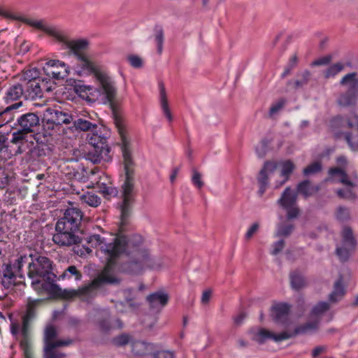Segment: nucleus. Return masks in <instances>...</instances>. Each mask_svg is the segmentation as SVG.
<instances>
[{
  "label": "nucleus",
  "mask_w": 358,
  "mask_h": 358,
  "mask_svg": "<svg viewBox=\"0 0 358 358\" xmlns=\"http://www.w3.org/2000/svg\"><path fill=\"white\" fill-rule=\"evenodd\" d=\"M87 243L98 248L96 255L103 262L106 263L104 269L92 283L78 290L70 289L64 291V296L73 298L80 296L83 300L88 301L95 295V289L101 284H115L119 282L114 271L115 259L126 254L130 256L128 263V271L132 273H139L145 268L155 270L163 267V260L152 258L144 244L143 238L138 234L130 237L118 235L111 236L110 239L94 234L87 238Z\"/></svg>",
  "instance_id": "obj_1"
},
{
  "label": "nucleus",
  "mask_w": 358,
  "mask_h": 358,
  "mask_svg": "<svg viewBox=\"0 0 358 358\" xmlns=\"http://www.w3.org/2000/svg\"><path fill=\"white\" fill-rule=\"evenodd\" d=\"M329 309L327 302H320L315 305L310 313V322L303 325L296 326L289 318V306L287 303H274L270 310V316L278 324H280L283 329L280 332H273L264 328L251 330L252 338L262 344L268 340L279 343L299 334H306L315 331L318 328V320Z\"/></svg>",
  "instance_id": "obj_2"
},
{
  "label": "nucleus",
  "mask_w": 358,
  "mask_h": 358,
  "mask_svg": "<svg viewBox=\"0 0 358 358\" xmlns=\"http://www.w3.org/2000/svg\"><path fill=\"white\" fill-rule=\"evenodd\" d=\"M75 71L78 76L93 75L97 83L94 87L80 85L78 92L80 97L90 103H113L117 96V88L115 80L97 63L90 60L85 55H79Z\"/></svg>",
  "instance_id": "obj_3"
},
{
  "label": "nucleus",
  "mask_w": 358,
  "mask_h": 358,
  "mask_svg": "<svg viewBox=\"0 0 358 358\" xmlns=\"http://www.w3.org/2000/svg\"><path fill=\"white\" fill-rule=\"evenodd\" d=\"M115 126L121 139V148L125 172L124 181L122 185L120 203L121 224H125L134 203L136 191L134 189V163L131 153V143L127 137L126 124L122 120L116 118Z\"/></svg>",
  "instance_id": "obj_4"
},
{
  "label": "nucleus",
  "mask_w": 358,
  "mask_h": 358,
  "mask_svg": "<svg viewBox=\"0 0 358 358\" xmlns=\"http://www.w3.org/2000/svg\"><path fill=\"white\" fill-rule=\"evenodd\" d=\"M52 262L46 257L34 256L29 262L28 276L33 289L39 294H56L60 291L54 282Z\"/></svg>",
  "instance_id": "obj_5"
},
{
  "label": "nucleus",
  "mask_w": 358,
  "mask_h": 358,
  "mask_svg": "<svg viewBox=\"0 0 358 358\" xmlns=\"http://www.w3.org/2000/svg\"><path fill=\"white\" fill-rule=\"evenodd\" d=\"M294 169L295 164L289 159L279 162H265L257 178L259 185L258 195L263 196L268 186L269 181L272 180H274V188H280L289 180Z\"/></svg>",
  "instance_id": "obj_6"
},
{
  "label": "nucleus",
  "mask_w": 358,
  "mask_h": 358,
  "mask_svg": "<svg viewBox=\"0 0 358 358\" xmlns=\"http://www.w3.org/2000/svg\"><path fill=\"white\" fill-rule=\"evenodd\" d=\"M73 120V116L59 109L48 108L45 113L43 129L46 134L55 136L58 140H66V131Z\"/></svg>",
  "instance_id": "obj_7"
},
{
  "label": "nucleus",
  "mask_w": 358,
  "mask_h": 358,
  "mask_svg": "<svg viewBox=\"0 0 358 358\" xmlns=\"http://www.w3.org/2000/svg\"><path fill=\"white\" fill-rule=\"evenodd\" d=\"M41 299H29L26 314L22 317V324L12 322L10 331L15 336H21L20 346L26 358H31V343L29 338V324L35 315V307Z\"/></svg>",
  "instance_id": "obj_8"
},
{
  "label": "nucleus",
  "mask_w": 358,
  "mask_h": 358,
  "mask_svg": "<svg viewBox=\"0 0 358 358\" xmlns=\"http://www.w3.org/2000/svg\"><path fill=\"white\" fill-rule=\"evenodd\" d=\"M13 16L7 19L19 20L29 26L45 32L57 41H65V31L57 26L48 24L44 19L22 17L10 12Z\"/></svg>",
  "instance_id": "obj_9"
},
{
  "label": "nucleus",
  "mask_w": 358,
  "mask_h": 358,
  "mask_svg": "<svg viewBox=\"0 0 358 358\" xmlns=\"http://www.w3.org/2000/svg\"><path fill=\"white\" fill-rule=\"evenodd\" d=\"M57 334L56 328L53 325L48 324L46 327L44 333L45 358H64L65 355L58 352L56 348L69 345L72 343V341L70 339L55 341Z\"/></svg>",
  "instance_id": "obj_10"
},
{
  "label": "nucleus",
  "mask_w": 358,
  "mask_h": 358,
  "mask_svg": "<svg viewBox=\"0 0 358 358\" xmlns=\"http://www.w3.org/2000/svg\"><path fill=\"white\" fill-rule=\"evenodd\" d=\"M329 178L328 180L334 182H340L345 185V189H338L337 194L339 196L343 198H350L354 196L352 189L354 187V184L348 180V176L345 171L341 168L331 169L329 171Z\"/></svg>",
  "instance_id": "obj_11"
},
{
  "label": "nucleus",
  "mask_w": 358,
  "mask_h": 358,
  "mask_svg": "<svg viewBox=\"0 0 358 358\" xmlns=\"http://www.w3.org/2000/svg\"><path fill=\"white\" fill-rule=\"evenodd\" d=\"M278 204L287 212L288 219L298 216L299 210L296 206V194L289 187H287L278 201Z\"/></svg>",
  "instance_id": "obj_12"
},
{
  "label": "nucleus",
  "mask_w": 358,
  "mask_h": 358,
  "mask_svg": "<svg viewBox=\"0 0 358 358\" xmlns=\"http://www.w3.org/2000/svg\"><path fill=\"white\" fill-rule=\"evenodd\" d=\"M96 123L92 122L86 117H79L73 120V124L66 131V139H74L78 137L81 131H96Z\"/></svg>",
  "instance_id": "obj_13"
},
{
  "label": "nucleus",
  "mask_w": 358,
  "mask_h": 358,
  "mask_svg": "<svg viewBox=\"0 0 358 358\" xmlns=\"http://www.w3.org/2000/svg\"><path fill=\"white\" fill-rule=\"evenodd\" d=\"M43 71L49 79H64L69 74V66L64 62L55 59L47 62Z\"/></svg>",
  "instance_id": "obj_14"
},
{
  "label": "nucleus",
  "mask_w": 358,
  "mask_h": 358,
  "mask_svg": "<svg viewBox=\"0 0 358 358\" xmlns=\"http://www.w3.org/2000/svg\"><path fill=\"white\" fill-rule=\"evenodd\" d=\"M47 78L31 80L26 83L24 89V97L27 99H36L42 96L43 90L50 91L51 87L48 85Z\"/></svg>",
  "instance_id": "obj_15"
},
{
  "label": "nucleus",
  "mask_w": 358,
  "mask_h": 358,
  "mask_svg": "<svg viewBox=\"0 0 358 358\" xmlns=\"http://www.w3.org/2000/svg\"><path fill=\"white\" fill-rule=\"evenodd\" d=\"M355 248V240L352 237V231L346 227L343 231L342 245L337 247L336 255L341 261H345L350 255V250Z\"/></svg>",
  "instance_id": "obj_16"
},
{
  "label": "nucleus",
  "mask_w": 358,
  "mask_h": 358,
  "mask_svg": "<svg viewBox=\"0 0 358 358\" xmlns=\"http://www.w3.org/2000/svg\"><path fill=\"white\" fill-rule=\"evenodd\" d=\"M39 124V117L33 113L24 114L17 118V125L25 133L33 132L34 129Z\"/></svg>",
  "instance_id": "obj_17"
},
{
  "label": "nucleus",
  "mask_w": 358,
  "mask_h": 358,
  "mask_svg": "<svg viewBox=\"0 0 358 358\" xmlns=\"http://www.w3.org/2000/svg\"><path fill=\"white\" fill-rule=\"evenodd\" d=\"M53 241L61 246H69L76 244L78 237L74 234L68 231H57L52 237Z\"/></svg>",
  "instance_id": "obj_18"
},
{
  "label": "nucleus",
  "mask_w": 358,
  "mask_h": 358,
  "mask_svg": "<svg viewBox=\"0 0 358 358\" xmlns=\"http://www.w3.org/2000/svg\"><path fill=\"white\" fill-rule=\"evenodd\" d=\"M59 43L66 45L69 49H71L76 58H78L79 55H83L82 53V51L84 50L87 45L88 43L86 40L80 39V40H75V41H70L68 38V36L66 32L65 31V41H58Z\"/></svg>",
  "instance_id": "obj_19"
},
{
  "label": "nucleus",
  "mask_w": 358,
  "mask_h": 358,
  "mask_svg": "<svg viewBox=\"0 0 358 358\" xmlns=\"http://www.w3.org/2000/svg\"><path fill=\"white\" fill-rule=\"evenodd\" d=\"M147 299L152 309L159 310L167 303L169 296L165 292H157L150 294Z\"/></svg>",
  "instance_id": "obj_20"
},
{
  "label": "nucleus",
  "mask_w": 358,
  "mask_h": 358,
  "mask_svg": "<svg viewBox=\"0 0 358 358\" xmlns=\"http://www.w3.org/2000/svg\"><path fill=\"white\" fill-rule=\"evenodd\" d=\"M22 95L24 96V89L20 84L10 86L6 92L3 99L6 103L17 100Z\"/></svg>",
  "instance_id": "obj_21"
},
{
  "label": "nucleus",
  "mask_w": 358,
  "mask_h": 358,
  "mask_svg": "<svg viewBox=\"0 0 358 358\" xmlns=\"http://www.w3.org/2000/svg\"><path fill=\"white\" fill-rule=\"evenodd\" d=\"M340 84L343 86L346 90L358 92V76L357 73L346 74L341 80Z\"/></svg>",
  "instance_id": "obj_22"
},
{
  "label": "nucleus",
  "mask_w": 358,
  "mask_h": 358,
  "mask_svg": "<svg viewBox=\"0 0 358 358\" xmlns=\"http://www.w3.org/2000/svg\"><path fill=\"white\" fill-rule=\"evenodd\" d=\"M159 101L160 105L162 110V113L166 117L169 122H171L173 120V116L171 113V110L168 104V99L166 94V90L164 85L160 83L159 85Z\"/></svg>",
  "instance_id": "obj_23"
},
{
  "label": "nucleus",
  "mask_w": 358,
  "mask_h": 358,
  "mask_svg": "<svg viewBox=\"0 0 358 358\" xmlns=\"http://www.w3.org/2000/svg\"><path fill=\"white\" fill-rule=\"evenodd\" d=\"M22 102L13 103L9 106H7L3 110H0V126L9 123L13 120V115L12 111L20 107Z\"/></svg>",
  "instance_id": "obj_24"
},
{
  "label": "nucleus",
  "mask_w": 358,
  "mask_h": 358,
  "mask_svg": "<svg viewBox=\"0 0 358 358\" xmlns=\"http://www.w3.org/2000/svg\"><path fill=\"white\" fill-rule=\"evenodd\" d=\"M358 92L346 90L338 98V103L342 106H351L356 103Z\"/></svg>",
  "instance_id": "obj_25"
},
{
  "label": "nucleus",
  "mask_w": 358,
  "mask_h": 358,
  "mask_svg": "<svg viewBox=\"0 0 358 358\" xmlns=\"http://www.w3.org/2000/svg\"><path fill=\"white\" fill-rule=\"evenodd\" d=\"M64 217L78 227L83 217V213L78 208H70L66 210Z\"/></svg>",
  "instance_id": "obj_26"
},
{
  "label": "nucleus",
  "mask_w": 358,
  "mask_h": 358,
  "mask_svg": "<svg viewBox=\"0 0 358 358\" xmlns=\"http://www.w3.org/2000/svg\"><path fill=\"white\" fill-rule=\"evenodd\" d=\"M78 229L76 225L73 224L70 221L66 220L64 217L60 218L56 224V231H68L74 234Z\"/></svg>",
  "instance_id": "obj_27"
},
{
  "label": "nucleus",
  "mask_w": 358,
  "mask_h": 358,
  "mask_svg": "<svg viewBox=\"0 0 358 358\" xmlns=\"http://www.w3.org/2000/svg\"><path fill=\"white\" fill-rule=\"evenodd\" d=\"M60 278L63 280L74 278L75 280L78 281L81 280L82 274L76 266H70L63 272Z\"/></svg>",
  "instance_id": "obj_28"
},
{
  "label": "nucleus",
  "mask_w": 358,
  "mask_h": 358,
  "mask_svg": "<svg viewBox=\"0 0 358 358\" xmlns=\"http://www.w3.org/2000/svg\"><path fill=\"white\" fill-rule=\"evenodd\" d=\"M96 131H92L91 135H88L87 141L90 145H92L94 148H103L105 144L106 137L98 134Z\"/></svg>",
  "instance_id": "obj_29"
},
{
  "label": "nucleus",
  "mask_w": 358,
  "mask_h": 358,
  "mask_svg": "<svg viewBox=\"0 0 358 358\" xmlns=\"http://www.w3.org/2000/svg\"><path fill=\"white\" fill-rule=\"evenodd\" d=\"M345 294V289L343 285L342 280L339 279L336 282L332 293L329 296V299L332 302L340 300Z\"/></svg>",
  "instance_id": "obj_30"
},
{
  "label": "nucleus",
  "mask_w": 358,
  "mask_h": 358,
  "mask_svg": "<svg viewBox=\"0 0 358 358\" xmlns=\"http://www.w3.org/2000/svg\"><path fill=\"white\" fill-rule=\"evenodd\" d=\"M150 350V345L143 341H136L132 344V352L136 355L141 356L147 355Z\"/></svg>",
  "instance_id": "obj_31"
},
{
  "label": "nucleus",
  "mask_w": 358,
  "mask_h": 358,
  "mask_svg": "<svg viewBox=\"0 0 358 358\" xmlns=\"http://www.w3.org/2000/svg\"><path fill=\"white\" fill-rule=\"evenodd\" d=\"M317 190V189L312 186L308 180L300 182L297 186V192L306 197L310 196Z\"/></svg>",
  "instance_id": "obj_32"
},
{
  "label": "nucleus",
  "mask_w": 358,
  "mask_h": 358,
  "mask_svg": "<svg viewBox=\"0 0 358 358\" xmlns=\"http://www.w3.org/2000/svg\"><path fill=\"white\" fill-rule=\"evenodd\" d=\"M80 199L83 203L90 206L96 207L101 203V199L94 193L87 192L80 196Z\"/></svg>",
  "instance_id": "obj_33"
},
{
  "label": "nucleus",
  "mask_w": 358,
  "mask_h": 358,
  "mask_svg": "<svg viewBox=\"0 0 358 358\" xmlns=\"http://www.w3.org/2000/svg\"><path fill=\"white\" fill-rule=\"evenodd\" d=\"M292 287L295 289H299L305 286L306 282L303 277L297 271H294L290 275Z\"/></svg>",
  "instance_id": "obj_34"
},
{
  "label": "nucleus",
  "mask_w": 358,
  "mask_h": 358,
  "mask_svg": "<svg viewBox=\"0 0 358 358\" xmlns=\"http://www.w3.org/2000/svg\"><path fill=\"white\" fill-rule=\"evenodd\" d=\"M344 69V64L342 63H336L329 66L324 72V76L327 78L336 76L338 73Z\"/></svg>",
  "instance_id": "obj_35"
},
{
  "label": "nucleus",
  "mask_w": 358,
  "mask_h": 358,
  "mask_svg": "<svg viewBox=\"0 0 358 358\" xmlns=\"http://www.w3.org/2000/svg\"><path fill=\"white\" fill-rule=\"evenodd\" d=\"M15 275L12 271L11 267L7 265L3 270V276L1 279L2 284L3 286L8 287L11 282L13 281Z\"/></svg>",
  "instance_id": "obj_36"
},
{
  "label": "nucleus",
  "mask_w": 358,
  "mask_h": 358,
  "mask_svg": "<svg viewBox=\"0 0 358 358\" xmlns=\"http://www.w3.org/2000/svg\"><path fill=\"white\" fill-rule=\"evenodd\" d=\"M24 80L27 82L31 80H41L39 77V72L36 68L26 71L23 75Z\"/></svg>",
  "instance_id": "obj_37"
},
{
  "label": "nucleus",
  "mask_w": 358,
  "mask_h": 358,
  "mask_svg": "<svg viewBox=\"0 0 358 358\" xmlns=\"http://www.w3.org/2000/svg\"><path fill=\"white\" fill-rule=\"evenodd\" d=\"M292 229H293L292 225L279 224L277 227V230H276L275 236L276 237L287 236L291 234V232L292 231Z\"/></svg>",
  "instance_id": "obj_38"
},
{
  "label": "nucleus",
  "mask_w": 358,
  "mask_h": 358,
  "mask_svg": "<svg viewBox=\"0 0 358 358\" xmlns=\"http://www.w3.org/2000/svg\"><path fill=\"white\" fill-rule=\"evenodd\" d=\"M155 43L157 46V53L161 55L163 51V44H164V36L163 32L161 29L157 30L156 31L155 36Z\"/></svg>",
  "instance_id": "obj_39"
},
{
  "label": "nucleus",
  "mask_w": 358,
  "mask_h": 358,
  "mask_svg": "<svg viewBox=\"0 0 358 358\" xmlns=\"http://www.w3.org/2000/svg\"><path fill=\"white\" fill-rule=\"evenodd\" d=\"M269 142L267 140H263L256 146V153L259 157H263L266 155L268 148Z\"/></svg>",
  "instance_id": "obj_40"
},
{
  "label": "nucleus",
  "mask_w": 358,
  "mask_h": 358,
  "mask_svg": "<svg viewBox=\"0 0 358 358\" xmlns=\"http://www.w3.org/2000/svg\"><path fill=\"white\" fill-rule=\"evenodd\" d=\"M321 169V164L319 162H314L303 169V174L309 176L319 172Z\"/></svg>",
  "instance_id": "obj_41"
},
{
  "label": "nucleus",
  "mask_w": 358,
  "mask_h": 358,
  "mask_svg": "<svg viewBox=\"0 0 358 358\" xmlns=\"http://www.w3.org/2000/svg\"><path fill=\"white\" fill-rule=\"evenodd\" d=\"M74 252L80 257H85L92 252V250L88 246L77 245L74 247Z\"/></svg>",
  "instance_id": "obj_42"
},
{
  "label": "nucleus",
  "mask_w": 358,
  "mask_h": 358,
  "mask_svg": "<svg viewBox=\"0 0 358 358\" xmlns=\"http://www.w3.org/2000/svg\"><path fill=\"white\" fill-rule=\"evenodd\" d=\"M285 103V101L284 99H280L274 103L269 110V115L271 116H273L276 113H278L284 106Z\"/></svg>",
  "instance_id": "obj_43"
},
{
  "label": "nucleus",
  "mask_w": 358,
  "mask_h": 358,
  "mask_svg": "<svg viewBox=\"0 0 358 358\" xmlns=\"http://www.w3.org/2000/svg\"><path fill=\"white\" fill-rule=\"evenodd\" d=\"M127 59L134 68H141L143 66V60L142 59L137 55H129L127 57Z\"/></svg>",
  "instance_id": "obj_44"
},
{
  "label": "nucleus",
  "mask_w": 358,
  "mask_h": 358,
  "mask_svg": "<svg viewBox=\"0 0 358 358\" xmlns=\"http://www.w3.org/2000/svg\"><path fill=\"white\" fill-rule=\"evenodd\" d=\"M101 192L105 196L108 197L115 196L117 194V191L116 188L112 186H106L104 185L101 188Z\"/></svg>",
  "instance_id": "obj_45"
},
{
  "label": "nucleus",
  "mask_w": 358,
  "mask_h": 358,
  "mask_svg": "<svg viewBox=\"0 0 358 358\" xmlns=\"http://www.w3.org/2000/svg\"><path fill=\"white\" fill-rule=\"evenodd\" d=\"M349 210L346 208L339 207L336 212V218L341 221L347 220L349 217Z\"/></svg>",
  "instance_id": "obj_46"
},
{
  "label": "nucleus",
  "mask_w": 358,
  "mask_h": 358,
  "mask_svg": "<svg viewBox=\"0 0 358 358\" xmlns=\"http://www.w3.org/2000/svg\"><path fill=\"white\" fill-rule=\"evenodd\" d=\"M192 182L193 185L197 187L198 188H201L203 185V182L201 180V175L195 170L193 171Z\"/></svg>",
  "instance_id": "obj_47"
},
{
  "label": "nucleus",
  "mask_w": 358,
  "mask_h": 358,
  "mask_svg": "<svg viewBox=\"0 0 358 358\" xmlns=\"http://www.w3.org/2000/svg\"><path fill=\"white\" fill-rule=\"evenodd\" d=\"M259 228V224L257 222L253 223L248 229L245 234V238L247 240L250 239L257 232Z\"/></svg>",
  "instance_id": "obj_48"
},
{
  "label": "nucleus",
  "mask_w": 358,
  "mask_h": 358,
  "mask_svg": "<svg viewBox=\"0 0 358 358\" xmlns=\"http://www.w3.org/2000/svg\"><path fill=\"white\" fill-rule=\"evenodd\" d=\"M31 257H34V256L32 255H30L29 256L24 255V256L20 257L17 259V262H16L18 269L20 270L22 268V267H23L24 264H29V262H30L31 261Z\"/></svg>",
  "instance_id": "obj_49"
},
{
  "label": "nucleus",
  "mask_w": 358,
  "mask_h": 358,
  "mask_svg": "<svg viewBox=\"0 0 358 358\" xmlns=\"http://www.w3.org/2000/svg\"><path fill=\"white\" fill-rule=\"evenodd\" d=\"M283 248L284 241L280 240L272 245L271 253L273 255H276L283 249Z\"/></svg>",
  "instance_id": "obj_50"
},
{
  "label": "nucleus",
  "mask_w": 358,
  "mask_h": 358,
  "mask_svg": "<svg viewBox=\"0 0 358 358\" xmlns=\"http://www.w3.org/2000/svg\"><path fill=\"white\" fill-rule=\"evenodd\" d=\"M9 182V177L4 171H0V189H3L6 187Z\"/></svg>",
  "instance_id": "obj_51"
},
{
  "label": "nucleus",
  "mask_w": 358,
  "mask_h": 358,
  "mask_svg": "<svg viewBox=\"0 0 358 358\" xmlns=\"http://www.w3.org/2000/svg\"><path fill=\"white\" fill-rule=\"evenodd\" d=\"M296 62H297L296 57V56L292 57V58L289 60L287 67L285 69L284 73L282 75V77H285L289 73L291 70L295 66Z\"/></svg>",
  "instance_id": "obj_52"
},
{
  "label": "nucleus",
  "mask_w": 358,
  "mask_h": 358,
  "mask_svg": "<svg viewBox=\"0 0 358 358\" xmlns=\"http://www.w3.org/2000/svg\"><path fill=\"white\" fill-rule=\"evenodd\" d=\"M129 341V336L127 334H122L115 339L116 345H124Z\"/></svg>",
  "instance_id": "obj_53"
},
{
  "label": "nucleus",
  "mask_w": 358,
  "mask_h": 358,
  "mask_svg": "<svg viewBox=\"0 0 358 358\" xmlns=\"http://www.w3.org/2000/svg\"><path fill=\"white\" fill-rule=\"evenodd\" d=\"M212 296V291L210 289H206L203 292L201 301L202 304H207L210 301Z\"/></svg>",
  "instance_id": "obj_54"
},
{
  "label": "nucleus",
  "mask_w": 358,
  "mask_h": 358,
  "mask_svg": "<svg viewBox=\"0 0 358 358\" xmlns=\"http://www.w3.org/2000/svg\"><path fill=\"white\" fill-rule=\"evenodd\" d=\"M12 143H20L23 145L25 142L24 141V135L20 132H14L13 134Z\"/></svg>",
  "instance_id": "obj_55"
},
{
  "label": "nucleus",
  "mask_w": 358,
  "mask_h": 358,
  "mask_svg": "<svg viewBox=\"0 0 358 358\" xmlns=\"http://www.w3.org/2000/svg\"><path fill=\"white\" fill-rule=\"evenodd\" d=\"M156 358H173V354L169 351L158 352L155 355Z\"/></svg>",
  "instance_id": "obj_56"
},
{
  "label": "nucleus",
  "mask_w": 358,
  "mask_h": 358,
  "mask_svg": "<svg viewBox=\"0 0 358 358\" xmlns=\"http://www.w3.org/2000/svg\"><path fill=\"white\" fill-rule=\"evenodd\" d=\"M331 58L329 57H322L313 62L314 65H326L329 63Z\"/></svg>",
  "instance_id": "obj_57"
},
{
  "label": "nucleus",
  "mask_w": 358,
  "mask_h": 358,
  "mask_svg": "<svg viewBox=\"0 0 358 358\" xmlns=\"http://www.w3.org/2000/svg\"><path fill=\"white\" fill-rule=\"evenodd\" d=\"M303 78H304V80L303 82H301L299 80H296L295 84H296V87H300V86H302L303 84L306 83L308 78H309V76H310V73L308 71H305L303 73Z\"/></svg>",
  "instance_id": "obj_58"
},
{
  "label": "nucleus",
  "mask_w": 358,
  "mask_h": 358,
  "mask_svg": "<svg viewBox=\"0 0 358 358\" xmlns=\"http://www.w3.org/2000/svg\"><path fill=\"white\" fill-rule=\"evenodd\" d=\"M180 171V169L178 167L174 168L172 171V173L170 176V181L171 183H173L178 176V174Z\"/></svg>",
  "instance_id": "obj_59"
},
{
  "label": "nucleus",
  "mask_w": 358,
  "mask_h": 358,
  "mask_svg": "<svg viewBox=\"0 0 358 358\" xmlns=\"http://www.w3.org/2000/svg\"><path fill=\"white\" fill-rule=\"evenodd\" d=\"M29 50V45L27 42H24L21 44L20 48V52L21 54H24L27 52Z\"/></svg>",
  "instance_id": "obj_60"
},
{
  "label": "nucleus",
  "mask_w": 358,
  "mask_h": 358,
  "mask_svg": "<svg viewBox=\"0 0 358 358\" xmlns=\"http://www.w3.org/2000/svg\"><path fill=\"white\" fill-rule=\"evenodd\" d=\"M324 350V352L326 351V348L324 347V348L322 347H317L315 348L313 350V357H317V355H319L321 352Z\"/></svg>",
  "instance_id": "obj_61"
},
{
  "label": "nucleus",
  "mask_w": 358,
  "mask_h": 358,
  "mask_svg": "<svg viewBox=\"0 0 358 358\" xmlns=\"http://www.w3.org/2000/svg\"><path fill=\"white\" fill-rule=\"evenodd\" d=\"M345 139L347 142L348 143L349 145L351 147L352 149L356 150V146L354 145L352 143V136L350 134H345Z\"/></svg>",
  "instance_id": "obj_62"
},
{
  "label": "nucleus",
  "mask_w": 358,
  "mask_h": 358,
  "mask_svg": "<svg viewBox=\"0 0 358 358\" xmlns=\"http://www.w3.org/2000/svg\"><path fill=\"white\" fill-rule=\"evenodd\" d=\"M0 16H2L3 17H13V15L9 11L0 9Z\"/></svg>",
  "instance_id": "obj_63"
},
{
  "label": "nucleus",
  "mask_w": 358,
  "mask_h": 358,
  "mask_svg": "<svg viewBox=\"0 0 358 358\" xmlns=\"http://www.w3.org/2000/svg\"><path fill=\"white\" fill-rule=\"evenodd\" d=\"M245 318V315L241 313L234 318V322L236 324H240L241 321Z\"/></svg>",
  "instance_id": "obj_64"
}]
</instances>
